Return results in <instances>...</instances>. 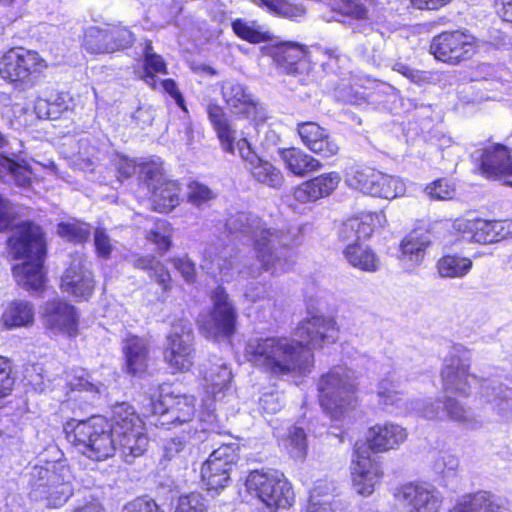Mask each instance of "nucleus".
Returning a JSON list of instances; mask_svg holds the SVG:
<instances>
[{
	"instance_id": "obj_1",
	"label": "nucleus",
	"mask_w": 512,
	"mask_h": 512,
	"mask_svg": "<svg viewBox=\"0 0 512 512\" xmlns=\"http://www.w3.org/2000/svg\"><path fill=\"white\" fill-rule=\"evenodd\" d=\"M298 339L286 336L250 338L245 359L254 367L276 377L303 375L313 366L310 348H321L338 340L339 327L331 316L314 315L301 321L295 331Z\"/></svg>"
},
{
	"instance_id": "obj_2",
	"label": "nucleus",
	"mask_w": 512,
	"mask_h": 512,
	"mask_svg": "<svg viewBox=\"0 0 512 512\" xmlns=\"http://www.w3.org/2000/svg\"><path fill=\"white\" fill-rule=\"evenodd\" d=\"M15 208L0 195V231L15 226L8 239L9 254L24 262L13 267V276L18 285L26 290H39L45 281L43 262L46 245L39 226L31 223L14 224Z\"/></svg>"
},
{
	"instance_id": "obj_3",
	"label": "nucleus",
	"mask_w": 512,
	"mask_h": 512,
	"mask_svg": "<svg viewBox=\"0 0 512 512\" xmlns=\"http://www.w3.org/2000/svg\"><path fill=\"white\" fill-rule=\"evenodd\" d=\"M471 355L462 345H454L445 358L441 370L443 388L447 392L468 396L472 383L479 382L478 398L480 402L489 404L501 418L512 415V388L495 380L478 378L469 373Z\"/></svg>"
},
{
	"instance_id": "obj_4",
	"label": "nucleus",
	"mask_w": 512,
	"mask_h": 512,
	"mask_svg": "<svg viewBox=\"0 0 512 512\" xmlns=\"http://www.w3.org/2000/svg\"><path fill=\"white\" fill-rule=\"evenodd\" d=\"M226 226L231 233H241L252 239L258 265L239 269V274L255 277L261 270L270 271L272 274L282 270V249L294 243V235L289 231L267 227L256 215L247 212L230 216Z\"/></svg>"
},
{
	"instance_id": "obj_5",
	"label": "nucleus",
	"mask_w": 512,
	"mask_h": 512,
	"mask_svg": "<svg viewBox=\"0 0 512 512\" xmlns=\"http://www.w3.org/2000/svg\"><path fill=\"white\" fill-rule=\"evenodd\" d=\"M205 111L223 151L237 155L247 162L251 175L259 183L271 188H279L283 184L284 178L281 171L270 162L258 157L247 138L237 131L233 121L215 99L208 101Z\"/></svg>"
},
{
	"instance_id": "obj_6",
	"label": "nucleus",
	"mask_w": 512,
	"mask_h": 512,
	"mask_svg": "<svg viewBox=\"0 0 512 512\" xmlns=\"http://www.w3.org/2000/svg\"><path fill=\"white\" fill-rule=\"evenodd\" d=\"M64 432L67 440L92 460L104 461L117 451L114 432L101 416L71 419L65 423Z\"/></svg>"
},
{
	"instance_id": "obj_7",
	"label": "nucleus",
	"mask_w": 512,
	"mask_h": 512,
	"mask_svg": "<svg viewBox=\"0 0 512 512\" xmlns=\"http://www.w3.org/2000/svg\"><path fill=\"white\" fill-rule=\"evenodd\" d=\"M319 403L334 421L343 420L356 405L353 373L342 366L333 367L318 382Z\"/></svg>"
},
{
	"instance_id": "obj_8",
	"label": "nucleus",
	"mask_w": 512,
	"mask_h": 512,
	"mask_svg": "<svg viewBox=\"0 0 512 512\" xmlns=\"http://www.w3.org/2000/svg\"><path fill=\"white\" fill-rule=\"evenodd\" d=\"M29 476L31 496L47 501L50 507L64 505L73 494V475L63 462L46 461L35 465Z\"/></svg>"
},
{
	"instance_id": "obj_9",
	"label": "nucleus",
	"mask_w": 512,
	"mask_h": 512,
	"mask_svg": "<svg viewBox=\"0 0 512 512\" xmlns=\"http://www.w3.org/2000/svg\"><path fill=\"white\" fill-rule=\"evenodd\" d=\"M248 491L273 510L293 504L294 492L287 478L277 471H252L246 480Z\"/></svg>"
},
{
	"instance_id": "obj_10",
	"label": "nucleus",
	"mask_w": 512,
	"mask_h": 512,
	"mask_svg": "<svg viewBox=\"0 0 512 512\" xmlns=\"http://www.w3.org/2000/svg\"><path fill=\"white\" fill-rule=\"evenodd\" d=\"M192 323L180 319L172 324L163 350L164 361L173 372L188 371L195 359Z\"/></svg>"
},
{
	"instance_id": "obj_11",
	"label": "nucleus",
	"mask_w": 512,
	"mask_h": 512,
	"mask_svg": "<svg viewBox=\"0 0 512 512\" xmlns=\"http://www.w3.org/2000/svg\"><path fill=\"white\" fill-rule=\"evenodd\" d=\"M213 308L201 323L202 334L219 342L231 337L235 332L236 310L227 293L218 287L212 295Z\"/></svg>"
},
{
	"instance_id": "obj_12",
	"label": "nucleus",
	"mask_w": 512,
	"mask_h": 512,
	"mask_svg": "<svg viewBox=\"0 0 512 512\" xmlns=\"http://www.w3.org/2000/svg\"><path fill=\"white\" fill-rule=\"evenodd\" d=\"M477 39L465 31L443 32L432 39L430 52L441 62L457 65L475 54Z\"/></svg>"
},
{
	"instance_id": "obj_13",
	"label": "nucleus",
	"mask_w": 512,
	"mask_h": 512,
	"mask_svg": "<svg viewBox=\"0 0 512 512\" xmlns=\"http://www.w3.org/2000/svg\"><path fill=\"white\" fill-rule=\"evenodd\" d=\"M219 88L232 115L255 121L266 119L265 107L244 84L236 80H225L219 84Z\"/></svg>"
},
{
	"instance_id": "obj_14",
	"label": "nucleus",
	"mask_w": 512,
	"mask_h": 512,
	"mask_svg": "<svg viewBox=\"0 0 512 512\" xmlns=\"http://www.w3.org/2000/svg\"><path fill=\"white\" fill-rule=\"evenodd\" d=\"M237 443H224L215 449L203 463L201 478L207 490L224 488L230 480V472L238 459Z\"/></svg>"
},
{
	"instance_id": "obj_15",
	"label": "nucleus",
	"mask_w": 512,
	"mask_h": 512,
	"mask_svg": "<svg viewBox=\"0 0 512 512\" xmlns=\"http://www.w3.org/2000/svg\"><path fill=\"white\" fill-rule=\"evenodd\" d=\"M60 288L76 301L88 300L95 288L90 263L84 255L75 254L61 277Z\"/></svg>"
},
{
	"instance_id": "obj_16",
	"label": "nucleus",
	"mask_w": 512,
	"mask_h": 512,
	"mask_svg": "<svg viewBox=\"0 0 512 512\" xmlns=\"http://www.w3.org/2000/svg\"><path fill=\"white\" fill-rule=\"evenodd\" d=\"M41 67L43 60L37 52L12 48L0 59V76L9 82L25 81Z\"/></svg>"
},
{
	"instance_id": "obj_17",
	"label": "nucleus",
	"mask_w": 512,
	"mask_h": 512,
	"mask_svg": "<svg viewBox=\"0 0 512 512\" xmlns=\"http://www.w3.org/2000/svg\"><path fill=\"white\" fill-rule=\"evenodd\" d=\"M394 496L408 512H438L442 504L440 492L428 483L404 484Z\"/></svg>"
},
{
	"instance_id": "obj_18",
	"label": "nucleus",
	"mask_w": 512,
	"mask_h": 512,
	"mask_svg": "<svg viewBox=\"0 0 512 512\" xmlns=\"http://www.w3.org/2000/svg\"><path fill=\"white\" fill-rule=\"evenodd\" d=\"M149 413L169 416L166 422L183 424L193 419L195 415V400L191 396L160 394L159 399L149 400Z\"/></svg>"
},
{
	"instance_id": "obj_19",
	"label": "nucleus",
	"mask_w": 512,
	"mask_h": 512,
	"mask_svg": "<svg viewBox=\"0 0 512 512\" xmlns=\"http://www.w3.org/2000/svg\"><path fill=\"white\" fill-rule=\"evenodd\" d=\"M356 459L353 460L352 481L356 492L363 496L373 493L376 484L379 482L382 471L380 466L372 459L371 452L363 444L356 445Z\"/></svg>"
},
{
	"instance_id": "obj_20",
	"label": "nucleus",
	"mask_w": 512,
	"mask_h": 512,
	"mask_svg": "<svg viewBox=\"0 0 512 512\" xmlns=\"http://www.w3.org/2000/svg\"><path fill=\"white\" fill-rule=\"evenodd\" d=\"M42 321L45 328L54 334L73 335L77 329L78 317L73 305L54 299L45 304Z\"/></svg>"
},
{
	"instance_id": "obj_21",
	"label": "nucleus",
	"mask_w": 512,
	"mask_h": 512,
	"mask_svg": "<svg viewBox=\"0 0 512 512\" xmlns=\"http://www.w3.org/2000/svg\"><path fill=\"white\" fill-rule=\"evenodd\" d=\"M480 169L487 178H503L512 186V152L496 144L484 148L480 154Z\"/></svg>"
},
{
	"instance_id": "obj_22",
	"label": "nucleus",
	"mask_w": 512,
	"mask_h": 512,
	"mask_svg": "<svg viewBox=\"0 0 512 512\" xmlns=\"http://www.w3.org/2000/svg\"><path fill=\"white\" fill-rule=\"evenodd\" d=\"M297 132L302 143L312 152L323 157L337 154L338 144L328 132L316 122H301L297 124Z\"/></svg>"
},
{
	"instance_id": "obj_23",
	"label": "nucleus",
	"mask_w": 512,
	"mask_h": 512,
	"mask_svg": "<svg viewBox=\"0 0 512 512\" xmlns=\"http://www.w3.org/2000/svg\"><path fill=\"white\" fill-rule=\"evenodd\" d=\"M340 181L341 177L338 172L323 173L301 183L295 188L293 196L301 203L316 201L329 196L338 187Z\"/></svg>"
},
{
	"instance_id": "obj_24",
	"label": "nucleus",
	"mask_w": 512,
	"mask_h": 512,
	"mask_svg": "<svg viewBox=\"0 0 512 512\" xmlns=\"http://www.w3.org/2000/svg\"><path fill=\"white\" fill-rule=\"evenodd\" d=\"M408 433L402 426L388 422L377 424L369 430V446L366 447L370 452H385L398 448L407 439Z\"/></svg>"
},
{
	"instance_id": "obj_25",
	"label": "nucleus",
	"mask_w": 512,
	"mask_h": 512,
	"mask_svg": "<svg viewBox=\"0 0 512 512\" xmlns=\"http://www.w3.org/2000/svg\"><path fill=\"white\" fill-rule=\"evenodd\" d=\"M450 512H511L506 500L487 491L459 498Z\"/></svg>"
},
{
	"instance_id": "obj_26",
	"label": "nucleus",
	"mask_w": 512,
	"mask_h": 512,
	"mask_svg": "<svg viewBox=\"0 0 512 512\" xmlns=\"http://www.w3.org/2000/svg\"><path fill=\"white\" fill-rule=\"evenodd\" d=\"M203 379L206 393L214 400H219L229 388L232 373L221 359L215 358L214 361L204 364Z\"/></svg>"
},
{
	"instance_id": "obj_27",
	"label": "nucleus",
	"mask_w": 512,
	"mask_h": 512,
	"mask_svg": "<svg viewBox=\"0 0 512 512\" xmlns=\"http://www.w3.org/2000/svg\"><path fill=\"white\" fill-rule=\"evenodd\" d=\"M452 228L469 242L495 243L492 220L457 218L453 221Z\"/></svg>"
},
{
	"instance_id": "obj_28",
	"label": "nucleus",
	"mask_w": 512,
	"mask_h": 512,
	"mask_svg": "<svg viewBox=\"0 0 512 512\" xmlns=\"http://www.w3.org/2000/svg\"><path fill=\"white\" fill-rule=\"evenodd\" d=\"M384 219L382 213L364 214L361 217L350 218L342 224L339 237L343 242L361 243L362 238L372 234L376 224L380 225Z\"/></svg>"
},
{
	"instance_id": "obj_29",
	"label": "nucleus",
	"mask_w": 512,
	"mask_h": 512,
	"mask_svg": "<svg viewBox=\"0 0 512 512\" xmlns=\"http://www.w3.org/2000/svg\"><path fill=\"white\" fill-rule=\"evenodd\" d=\"M116 448L123 460L132 463L135 458L142 456L148 447V437L144 426L114 434Z\"/></svg>"
},
{
	"instance_id": "obj_30",
	"label": "nucleus",
	"mask_w": 512,
	"mask_h": 512,
	"mask_svg": "<svg viewBox=\"0 0 512 512\" xmlns=\"http://www.w3.org/2000/svg\"><path fill=\"white\" fill-rule=\"evenodd\" d=\"M278 154L286 169L298 177H304L323 167L318 159L298 147L280 148Z\"/></svg>"
},
{
	"instance_id": "obj_31",
	"label": "nucleus",
	"mask_w": 512,
	"mask_h": 512,
	"mask_svg": "<svg viewBox=\"0 0 512 512\" xmlns=\"http://www.w3.org/2000/svg\"><path fill=\"white\" fill-rule=\"evenodd\" d=\"M201 267L212 276L219 275L222 280L228 281L234 271L231 250L228 248L220 249L215 245L207 247L203 253Z\"/></svg>"
},
{
	"instance_id": "obj_32",
	"label": "nucleus",
	"mask_w": 512,
	"mask_h": 512,
	"mask_svg": "<svg viewBox=\"0 0 512 512\" xmlns=\"http://www.w3.org/2000/svg\"><path fill=\"white\" fill-rule=\"evenodd\" d=\"M127 371L131 374H141L147 368L149 347L147 342L137 336L127 337L123 343Z\"/></svg>"
},
{
	"instance_id": "obj_33",
	"label": "nucleus",
	"mask_w": 512,
	"mask_h": 512,
	"mask_svg": "<svg viewBox=\"0 0 512 512\" xmlns=\"http://www.w3.org/2000/svg\"><path fill=\"white\" fill-rule=\"evenodd\" d=\"M34 306L25 300L11 302L2 314V322L8 329L29 327L34 323Z\"/></svg>"
},
{
	"instance_id": "obj_34",
	"label": "nucleus",
	"mask_w": 512,
	"mask_h": 512,
	"mask_svg": "<svg viewBox=\"0 0 512 512\" xmlns=\"http://www.w3.org/2000/svg\"><path fill=\"white\" fill-rule=\"evenodd\" d=\"M110 418L111 425H109V428L114 434L142 427L143 424L135 409L126 402L115 404L112 407Z\"/></svg>"
},
{
	"instance_id": "obj_35",
	"label": "nucleus",
	"mask_w": 512,
	"mask_h": 512,
	"mask_svg": "<svg viewBox=\"0 0 512 512\" xmlns=\"http://www.w3.org/2000/svg\"><path fill=\"white\" fill-rule=\"evenodd\" d=\"M152 200L155 210L165 213L169 212L180 203V186L175 180H168L161 182L152 191Z\"/></svg>"
},
{
	"instance_id": "obj_36",
	"label": "nucleus",
	"mask_w": 512,
	"mask_h": 512,
	"mask_svg": "<svg viewBox=\"0 0 512 512\" xmlns=\"http://www.w3.org/2000/svg\"><path fill=\"white\" fill-rule=\"evenodd\" d=\"M343 254L345 259L355 268L367 272H375L378 269V258L363 243L347 244Z\"/></svg>"
},
{
	"instance_id": "obj_37",
	"label": "nucleus",
	"mask_w": 512,
	"mask_h": 512,
	"mask_svg": "<svg viewBox=\"0 0 512 512\" xmlns=\"http://www.w3.org/2000/svg\"><path fill=\"white\" fill-rule=\"evenodd\" d=\"M405 190L406 185L401 178L378 171L369 196L391 200L402 196Z\"/></svg>"
},
{
	"instance_id": "obj_38",
	"label": "nucleus",
	"mask_w": 512,
	"mask_h": 512,
	"mask_svg": "<svg viewBox=\"0 0 512 512\" xmlns=\"http://www.w3.org/2000/svg\"><path fill=\"white\" fill-rule=\"evenodd\" d=\"M430 244V236L427 232L413 231L401 242V253L404 259L412 264H418L425 255V250Z\"/></svg>"
},
{
	"instance_id": "obj_39",
	"label": "nucleus",
	"mask_w": 512,
	"mask_h": 512,
	"mask_svg": "<svg viewBox=\"0 0 512 512\" xmlns=\"http://www.w3.org/2000/svg\"><path fill=\"white\" fill-rule=\"evenodd\" d=\"M144 230L146 239L154 243L159 251L166 252L171 246L172 228L170 224L159 218H146Z\"/></svg>"
},
{
	"instance_id": "obj_40",
	"label": "nucleus",
	"mask_w": 512,
	"mask_h": 512,
	"mask_svg": "<svg viewBox=\"0 0 512 512\" xmlns=\"http://www.w3.org/2000/svg\"><path fill=\"white\" fill-rule=\"evenodd\" d=\"M378 403L386 408L400 409L404 406V396L399 389L395 373L381 379L377 388Z\"/></svg>"
},
{
	"instance_id": "obj_41",
	"label": "nucleus",
	"mask_w": 512,
	"mask_h": 512,
	"mask_svg": "<svg viewBox=\"0 0 512 512\" xmlns=\"http://www.w3.org/2000/svg\"><path fill=\"white\" fill-rule=\"evenodd\" d=\"M472 267L473 262L470 258L458 254L445 255L437 262V270L442 278H463Z\"/></svg>"
},
{
	"instance_id": "obj_42",
	"label": "nucleus",
	"mask_w": 512,
	"mask_h": 512,
	"mask_svg": "<svg viewBox=\"0 0 512 512\" xmlns=\"http://www.w3.org/2000/svg\"><path fill=\"white\" fill-rule=\"evenodd\" d=\"M133 266L146 271L164 291L171 288V275L168 269L156 257L148 255L137 257L133 260Z\"/></svg>"
},
{
	"instance_id": "obj_43",
	"label": "nucleus",
	"mask_w": 512,
	"mask_h": 512,
	"mask_svg": "<svg viewBox=\"0 0 512 512\" xmlns=\"http://www.w3.org/2000/svg\"><path fill=\"white\" fill-rule=\"evenodd\" d=\"M305 56V48L291 42L281 44L275 54L278 65L288 74H294L298 71V65Z\"/></svg>"
},
{
	"instance_id": "obj_44",
	"label": "nucleus",
	"mask_w": 512,
	"mask_h": 512,
	"mask_svg": "<svg viewBox=\"0 0 512 512\" xmlns=\"http://www.w3.org/2000/svg\"><path fill=\"white\" fill-rule=\"evenodd\" d=\"M378 170L368 166L350 167L345 174V183L352 189L365 195H370V190L376 179Z\"/></svg>"
},
{
	"instance_id": "obj_45",
	"label": "nucleus",
	"mask_w": 512,
	"mask_h": 512,
	"mask_svg": "<svg viewBox=\"0 0 512 512\" xmlns=\"http://www.w3.org/2000/svg\"><path fill=\"white\" fill-rule=\"evenodd\" d=\"M284 447L290 456L296 460H304L308 450V443L305 431L297 426L288 430L284 439Z\"/></svg>"
},
{
	"instance_id": "obj_46",
	"label": "nucleus",
	"mask_w": 512,
	"mask_h": 512,
	"mask_svg": "<svg viewBox=\"0 0 512 512\" xmlns=\"http://www.w3.org/2000/svg\"><path fill=\"white\" fill-rule=\"evenodd\" d=\"M444 416L463 424L469 429H477L481 422L472 416L456 399L446 398L444 401Z\"/></svg>"
},
{
	"instance_id": "obj_47",
	"label": "nucleus",
	"mask_w": 512,
	"mask_h": 512,
	"mask_svg": "<svg viewBox=\"0 0 512 512\" xmlns=\"http://www.w3.org/2000/svg\"><path fill=\"white\" fill-rule=\"evenodd\" d=\"M90 226L76 220L61 222L57 226V234L67 241L82 243L89 239Z\"/></svg>"
},
{
	"instance_id": "obj_48",
	"label": "nucleus",
	"mask_w": 512,
	"mask_h": 512,
	"mask_svg": "<svg viewBox=\"0 0 512 512\" xmlns=\"http://www.w3.org/2000/svg\"><path fill=\"white\" fill-rule=\"evenodd\" d=\"M84 47L90 53H112L107 29L89 28L85 34Z\"/></svg>"
},
{
	"instance_id": "obj_49",
	"label": "nucleus",
	"mask_w": 512,
	"mask_h": 512,
	"mask_svg": "<svg viewBox=\"0 0 512 512\" xmlns=\"http://www.w3.org/2000/svg\"><path fill=\"white\" fill-rule=\"evenodd\" d=\"M139 179L152 192L154 188L165 181L162 164L158 160L139 162Z\"/></svg>"
},
{
	"instance_id": "obj_50",
	"label": "nucleus",
	"mask_w": 512,
	"mask_h": 512,
	"mask_svg": "<svg viewBox=\"0 0 512 512\" xmlns=\"http://www.w3.org/2000/svg\"><path fill=\"white\" fill-rule=\"evenodd\" d=\"M234 33L251 43H260L268 39V34L260 29L254 22H248L243 19H236L232 22Z\"/></svg>"
},
{
	"instance_id": "obj_51",
	"label": "nucleus",
	"mask_w": 512,
	"mask_h": 512,
	"mask_svg": "<svg viewBox=\"0 0 512 512\" xmlns=\"http://www.w3.org/2000/svg\"><path fill=\"white\" fill-rule=\"evenodd\" d=\"M107 32L112 52L129 48L135 41L134 34L126 27H112Z\"/></svg>"
},
{
	"instance_id": "obj_52",
	"label": "nucleus",
	"mask_w": 512,
	"mask_h": 512,
	"mask_svg": "<svg viewBox=\"0 0 512 512\" xmlns=\"http://www.w3.org/2000/svg\"><path fill=\"white\" fill-rule=\"evenodd\" d=\"M216 194L206 185L199 182H191L188 185L187 199L192 205L201 207L214 199Z\"/></svg>"
},
{
	"instance_id": "obj_53",
	"label": "nucleus",
	"mask_w": 512,
	"mask_h": 512,
	"mask_svg": "<svg viewBox=\"0 0 512 512\" xmlns=\"http://www.w3.org/2000/svg\"><path fill=\"white\" fill-rule=\"evenodd\" d=\"M175 512H208L207 503L200 493L181 496Z\"/></svg>"
},
{
	"instance_id": "obj_54",
	"label": "nucleus",
	"mask_w": 512,
	"mask_h": 512,
	"mask_svg": "<svg viewBox=\"0 0 512 512\" xmlns=\"http://www.w3.org/2000/svg\"><path fill=\"white\" fill-rule=\"evenodd\" d=\"M144 68L145 73L143 75V79L150 86L155 85V78L153 72L163 74L167 73L166 64L163 58L156 53L149 54L147 59H145Z\"/></svg>"
},
{
	"instance_id": "obj_55",
	"label": "nucleus",
	"mask_w": 512,
	"mask_h": 512,
	"mask_svg": "<svg viewBox=\"0 0 512 512\" xmlns=\"http://www.w3.org/2000/svg\"><path fill=\"white\" fill-rule=\"evenodd\" d=\"M427 195L434 200H449L455 194L454 187L445 179H438L425 189Z\"/></svg>"
},
{
	"instance_id": "obj_56",
	"label": "nucleus",
	"mask_w": 512,
	"mask_h": 512,
	"mask_svg": "<svg viewBox=\"0 0 512 512\" xmlns=\"http://www.w3.org/2000/svg\"><path fill=\"white\" fill-rule=\"evenodd\" d=\"M171 262L187 283H194L196 281V267L190 258L187 256L173 258Z\"/></svg>"
},
{
	"instance_id": "obj_57",
	"label": "nucleus",
	"mask_w": 512,
	"mask_h": 512,
	"mask_svg": "<svg viewBox=\"0 0 512 512\" xmlns=\"http://www.w3.org/2000/svg\"><path fill=\"white\" fill-rule=\"evenodd\" d=\"M459 467V459L448 453H439L434 460L433 468L439 474H451L456 472Z\"/></svg>"
},
{
	"instance_id": "obj_58",
	"label": "nucleus",
	"mask_w": 512,
	"mask_h": 512,
	"mask_svg": "<svg viewBox=\"0 0 512 512\" xmlns=\"http://www.w3.org/2000/svg\"><path fill=\"white\" fill-rule=\"evenodd\" d=\"M14 379L11 376L9 361L0 356V398L8 396L13 388Z\"/></svg>"
},
{
	"instance_id": "obj_59",
	"label": "nucleus",
	"mask_w": 512,
	"mask_h": 512,
	"mask_svg": "<svg viewBox=\"0 0 512 512\" xmlns=\"http://www.w3.org/2000/svg\"><path fill=\"white\" fill-rule=\"evenodd\" d=\"M94 245L97 254L102 258H108L113 250V244L104 229L98 228L94 234Z\"/></svg>"
},
{
	"instance_id": "obj_60",
	"label": "nucleus",
	"mask_w": 512,
	"mask_h": 512,
	"mask_svg": "<svg viewBox=\"0 0 512 512\" xmlns=\"http://www.w3.org/2000/svg\"><path fill=\"white\" fill-rule=\"evenodd\" d=\"M31 170L26 165H21L14 162V167L11 169L6 181L13 180L19 187H28L31 183Z\"/></svg>"
},
{
	"instance_id": "obj_61",
	"label": "nucleus",
	"mask_w": 512,
	"mask_h": 512,
	"mask_svg": "<svg viewBox=\"0 0 512 512\" xmlns=\"http://www.w3.org/2000/svg\"><path fill=\"white\" fill-rule=\"evenodd\" d=\"M245 297L251 302H257L267 298L269 306H276L275 301L269 298V292L267 288L262 284H250L245 290Z\"/></svg>"
},
{
	"instance_id": "obj_62",
	"label": "nucleus",
	"mask_w": 512,
	"mask_h": 512,
	"mask_svg": "<svg viewBox=\"0 0 512 512\" xmlns=\"http://www.w3.org/2000/svg\"><path fill=\"white\" fill-rule=\"evenodd\" d=\"M419 413L427 419H441L444 417V402L439 400L427 401L417 408Z\"/></svg>"
},
{
	"instance_id": "obj_63",
	"label": "nucleus",
	"mask_w": 512,
	"mask_h": 512,
	"mask_svg": "<svg viewBox=\"0 0 512 512\" xmlns=\"http://www.w3.org/2000/svg\"><path fill=\"white\" fill-rule=\"evenodd\" d=\"M161 85L163 90L169 94L176 102V104L183 110L187 111V108L185 106V100L180 92L176 82L172 79H166L161 81Z\"/></svg>"
},
{
	"instance_id": "obj_64",
	"label": "nucleus",
	"mask_w": 512,
	"mask_h": 512,
	"mask_svg": "<svg viewBox=\"0 0 512 512\" xmlns=\"http://www.w3.org/2000/svg\"><path fill=\"white\" fill-rule=\"evenodd\" d=\"M495 242L512 236V220H492Z\"/></svg>"
}]
</instances>
